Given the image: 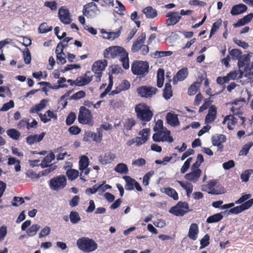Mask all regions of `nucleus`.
Returning <instances> with one entry per match:
<instances>
[{
  "instance_id": "obj_20",
  "label": "nucleus",
  "mask_w": 253,
  "mask_h": 253,
  "mask_svg": "<svg viewBox=\"0 0 253 253\" xmlns=\"http://www.w3.org/2000/svg\"><path fill=\"white\" fill-rule=\"evenodd\" d=\"M247 6L244 4L240 3L234 5L230 11L231 15H237L242 14L247 11Z\"/></svg>"
},
{
  "instance_id": "obj_31",
  "label": "nucleus",
  "mask_w": 253,
  "mask_h": 253,
  "mask_svg": "<svg viewBox=\"0 0 253 253\" xmlns=\"http://www.w3.org/2000/svg\"><path fill=\"white\" fill-rule=\"evenodd\" d=\"M169 212L176 216H183L187 213V211L183 209H181L178 205H176L175 206L172 207L170 210Z\"/></svg>"
},
{
  "instance_id": "obj_46",
  "label": "nucleus",
  "mask_w": 253,
  "mask_h": 253,
  "mask_svg": "<svg viewBox=\"0 0 253 253\" xmlns=\"http://www.w3.org/2000/svg\"><path fill=\"white\" fill-rule=\"evenodd\" d=\"M70 219L73 224H76L81 220V217L78 212L73 211L70 213Z\"/></svg>"
},
{
  "instance_id": "obj_38",
  "label": "nucleus",
  "mask_w": 253,
  "mask_h": 253,
  "mask_svg": "<svg viewBox=\"0 0 253 253\" xmlns=\"http://www.w3.org/2000/svg\"><path fill=\"white\" fill-rule=\"evenodd\" d=\"M201 82L202 81H201L200 82H197L191 85L188 91V93L189 95H193L197 92L201 84Z\"/></svg>"
},
{
  "instance_id": "obj_35",
  "label": "nucleus",
  "mask_w": 253,
  "mask_h": 253,
  "mask_svg": "<svg viewBox=\"0 0 253 253\" xmlns=\"http://www.w3.org/2000/svg\"><path fill=\"white\" fill-rule=\"evenodd\" d=\"M6 133L11 138L17 140L19 139L21 133L16 129L11 128L7 130Z\"/></svg>"
},
{
  "instance_id": "obj_32",
  "label": "nucleus",
  "mask_w": 253,
  "mask_h": 253,
  "mask_svg": "<svg viewBox=\"0 0 253 253\" xmlns=\"http://www.w3.org/2000/svg\"><path fill=\"white\" fill-rule=\"evenodd\" d=\"M165 71L163 69H159L157 71V86L161 88L163 86L164 81Z\"/></svg>"
},
{
  "instance_id": "obj_33",
  "label": "nucleus",
  "mask_w": 253,
  "mask_h": 253,
  "mask_svg": "<svg viewBox=\"0 0 253 253\" xmlns=\"http://www.w3.org/2000/svg\"><path fill=\"white\" fill-rule=\"evenodd\" d=\"M47 159H43V160L42 161V162L39 164L40 163V160L39 159H36L33 161L30 160V166L32 168H34L36 166L39 167L41 166L42 168H46L47 167Z\"/></svg>"
},
{
  "instance_id": "obj_24",
  "label": "nucleus",
  "mask_w": 253,
  "mask_h": 253,
  "mask_svg": "<svg viewBox=\"0 0 253 253\" xmlns=\"http://www.w3.org/2000/svg\"><path fill=\"white\" fill-rule=\"evenodd\" d=\"M201 174V170L197 169L193 172L186 174L185 175V178L193 182H196Z\"/></svg>"
},
{
  "instance_id": "obj_26",
  "label": "nucleus",
  "mask_w": 253,
  "mask_h": 253,
  "mask_svg": "<svg viewBox=\"0 0 253 253\" xmlns=\"http://www.w3.org/2000/svg\"><path fill=\"white\" fill-rule=\"evenodd\" d=\"M227 122V127L229 129H232L233 127L231 125H235L237 123V118L235 117L233 115H227L226 116L222 124H225Z\"/></svg>"
},
{
  "instance_id": "obj_43",
  "label": "nucleus",
  "mask_w": 253,
  "mask_h": 253,
  "mask_svg": "<svg viewBox=\"0 0 253 253\" xmlns=\"http://www.w3.org/2000/svg\"><path fill=\"white\" fill-rule=\"evenodd\" d=\"M177 182L180 185V186L186 191L187 196L192 193L193 190V185L191 183H183L182 181L177 180Z\"/></svg>"
},
{
  "instance_id": "obj_3",
  "label": "nucleus",
  "mask_w": 253,
  "mask_h": 253,
  "mask_svg": "<svg viewBox=\"0 0 253 253\" xmlns=\"http://www.w3.org/2000/svg\"><path fill=\"white\" fill-rule=\"evenodd\" d=\"M77 245L79 249L87 253L94 251L98 247L97 244L94 241L87 237L79 239L77 240Z\"/></svg>"
},
{
  "instance_id": "obj_62",
  "label": "nucleus",
  "mask_w": 253,
  "mask_h": 253,
  "mask_svg": "<svg viewBox=\"0 0 253 253\" xmlns=\"http://www.w3.org/2000/svg\"><path fill=\"white\" fill-rule=\"evenodd\" d=\"M47 76L46 72L42 73L41 71L33 73V77L39 80L45 79Z\"/></svg>"
},
{
  "instance_id": "obj_48",
  "label": "nucleus",
  "mask_w": 253,
  "mask_h": 253,
  "mask_svg": "<svg viewBox=\"0 0 253 253\" xmlns=\"http://www.w3.org/2000/svg\"><path fill=\"white\" fill-rule=\"evenodd\" d=\"M40 226L38 224H33L28 230L26 232L29 236L35 235L37 231L39 230Z\"/></svg>"
},
{
  "instance_id": "obj_7",
  "label": "nucleus",
  "mask_w": 253,
  "mask_h": 253,
  "mask_svg": "<svg viewBox=\"0 0 253 253\" xmlns=\"http://www.w3.org/2000/svg\"><path fill=\"white\" fill-rule=\"evenodd\" d=\"M170 131L167 129L155 132L153 135V139L155 142H165L169 143L173 142L172 137L170 135Z\"/></svg>"
},
{
  "instance_id": "obj_59",
  "label": "nucleus",
  "mask_w": 253,
  "mask_h": 253,
  "mask_svg": "<svg viewBox=\"0 0 253 253\" xmlns=\"http://www.w3.org/2000/svg\"><path fill=\"white\" fill-rule=\"evenodd\" d=\"M221 24V22H216L213 24L210 32V38H211L214 34L216 30L219 28Z\"/></svg>"
},
{
  "instance_id": "obj_17",
  "label": "nucleus",
  "mask_w": 253,
  "mask_h": 253,
  "mask_svg": "<svg viewBox=\"0 0 253 253\" xmlns=\"http://www.w3.org/2000/svg\"><path fill=\"white\" fill-rule=\"evenodd\" d=\"M188 71L187 68H183L177 72L176 75L173 78L174 84H176L178 82L184 81L188 76Z\"/></svg>"
},
{
  "instance_id": "obj_50",
  "label": "nucleus",
  "mask_w": 253,
  "mask_h": 253,
  "mask_svg": "<svg viewBox=\"0 0 253 253\" xmlns=\"http://www.w3.org/2000/svg\"><path fill=\"white\" fill-rule=\"evenodd\" d=\"M23 56L25 64H29L31 62V55L28 48H26L25 50L23 51Z\"/></svg>"
},
{
  "instance_id": "obj_37",
  "label": "nucleus",
  "mask_w": 253,
  "mask_h": 253,
  "mask_svg": "<svg viewBox=\"0 0 253 253\" xmlns=\"http://www.w3.org/2000/svg\"><path fill=\"white\" fill-rule=\"evenodd\" d=\"M47 171V169H45L44 171L40 172L38 174L32 169H29L26 172V175L28 177L32 178H38L44 175L45 173Z\"/></svg>"
},
{
  "instance_id": "obj_49",
  "label": "nucleus",
  "mask_w": 253,
  "mask_h": 253,
  "mask_svg": "<svg viewBox=\"0 0 253 253\" xmlns=\"http://www.w3.org/2000/svg\"><path fill=\"white\" fill-rule=\"evenodd\" d=\"M120 88L119 91L113 90L112 91L113 94L119 93L121 90H127L130 87V84L127 81H124L120 85Z\"/></svg>"
},
{
  "instance_id": "obj_8",
  "label": "nucleus",
  "mask_w": 253,
  "mask_h": 253,
  "mask_svg": "<svg viewBox=\"0 0 253 253\" xmlns=\"http://www.w3.org/2000/svg\"><path fill=\"white\" fill-rule=\"evenodd\" d=\"M66 178L65 175H59L50 180V187L53 190L58 191L66 185Z\"/></svg>"
},
{
  "instance_id": "obj_55",
  "label": "nucleus",
  "mask_w": 253,
  "mask_h": 253,
  "mask_svg": "<svg viewBox=\"0 0 253 253\" xmlns=\"http://www.w3.org/2000/svg\"><path fill=\"white\" fill-rule=\"evenodd\" d=\"M172 52L170 51H158L155 52L154 55L156 58H161L162 57L169 56L172 54Z\"/></svg>"
},
{
  "instance_id": "obj_58",
  "label": "nucleus",
  "mask_w": 253,
  "mask_h": 253,
  "mask_svg": "<svg viewBox=\"0 0 253 253\" xmlns=\"http://www.w3.org/2000/svg\"><path fill=\"white\" fill-rule=\"evenodd\" d=\"M89 159H80L79 168L81 170L87 168L89 165Z\"/></svg>"
},
{
  "instance_id": "obj_44",
  "label": "nucleus",
  "mask_w": 253,
  "mask_h": 253,
  "mask_svg": "<svg viewBox=\"0 0 253 253\" xmlns=\"http://www.w3.org/2000/svg\"><path fill=\"white\" fill-rule=\"evenodd\" d=\"M122 27H121L117 32H104V33L107 34V37L106 39L108 40H114L118 38L121 32Z\"/></svg>"
},
{
  "instance_id": "obj_11",
  "label": "nucleus",
  "mask_w": 253,
  "mask_h": 253,
  "mask_svg": "<svg viewBox=\"0 0 253 253\" xmlns=\"http://www.w3.org/2000/svg\"><path fill=\"white\" fill-rule=\"evenodd\" d=\"M137 91L141 97L150 98L156 94L158 89L152 86H142L138 88Z\"/></svg>"
},
{
  "instance_id": "obj_19",
  "label": "nucleus",
  "mask_w": 253,
  "mask_h": 253,
  "mask_svg": "<svg viewBox=\"0 0 253 253\" xmlns=\"http://www.w3.org/2000/svg\"><path fill=\"white\" fill-rule=\"evenodd\" d=\"M45 132H42L41 134L31 135L26 138V142L29 145H32L37 142H40L45 135Z\"/></svg>"
},
{
  "instance_id": "obj_27",
  "label": "nucleus",
  "mask_w": 253,
  "mask_h": 253,
  "mask_svg": "<svg viewBox=\"0 0 253 253\" xmlns=\"http://www.w3.org/2000/svg\"><path fill=\"white\" fill-rule=\"evenodd\" d=\"M123 179L126 182V185L125 188L126 190H132L134 189V184L136 180L132 178L129 176H123Z\"/></svg>"
},
{
  "instance_id": "obj_64",
  "label": "nucleus",
  "mask_w": 253,
  "mask_h": 253,
  "mask_svg": "<svg viewBox=\"0 0 253 253\" xmlns=\"http://www.w3.org/2000/svg\"><path fill=\"white\" fill-rule=\"evenodd\" d=\"M253 205V199H249L246 202H244L241 204V206L244 210L245 211L251 208Z\"/></svg>"
},
{
  "instance_id": "obj_53",
  "label": "nucleus",
  "mask_w": 253,
  "mask_h": 253,
  "mask_svg": "<svg viewBox=\"0 0 253 253\" xmlns=\"http://www.w3.org/2000/svg\"><path fill=\"white\" fill-rule=\"evenodd\" d=\"M135 124V121L132 119H127L126 120L124 124V127L126 130H131L132 126Z\"/></svg>"
},
{
  "instance_id": "obj_22",
  "label": "nucleus",
  "mask_w": 253,
  "mask_h": 253,
  "mask_svg": "<svg viewBox=\"0 0 253 253\" xmlns=\"http://www.w3.org/2000/svg\"><path fill=\"white\" fill-rule=\"evenodd\" d=\"M199 233V228L196 223H192L190 226L188 236V237L195 241L197 239Z\"/></svg>"
},
{
  "instance_id": "obj_63",
  "label": "nucleus",
  "mask_w": 253,
  "mask_h": 253,
  "mask_svg": "<svg viewBox=\"0 0 253 253\" xmlns=\"http://www.w3.org/2000/svg\"><path fill=\"white\" fill-rule=\"evenodd\" d=\"M85 95V92L83 90H81L74 94L70 98L72 99H79L84 97Z\"/></svg>"
},
{
  "instance_id": "obj_34",
  "label": "nucleus",
  "mask_w": 253,
  "mask_h": 253,
  "mask_svg": "<svg viewBox=\"0 0 253 253\" xmlns=\"http://www.w3.org/2000/svg\"><path fill=\"white\" fill-rule=\"evenodd\" d=\"M222 213H215L212 215L209 216L207 219V222L208 223H212L217 222L223 218Z\"/></svg>"
},
{
  "instance_id": "obj_28",
  "label": "nucleus",
  "mask_w": 253,
  "mask_h": 253,
  "mask_svg": "<svg viewBox=\"0 0 253 253\" xmlns=\"http://www.w3.org/2000/svg\"><path fill=\"white\" fill-rule=\"evenodd\" d=\"M143 12L148 18H154L157 15V11L151 6H147L143 9Z\"/></svg>"
},
{
  "instance_id": "obj_42",
  "label": "nucleus",
  "mask_w": 253,
  "mask_h": 253,
  "mask_svg": "<svg viewBox=\"0 0 253 253\" xmlns=\"http://www.w3.org/2000/svg\"><path fill=\"white\" fill-rule=\"evenodd\" d=\"M115 170L120 173L126 174L128 172L127 166L123 163L118 164L115 168Z\"/></svg>"
},
{
  "instance_id": "obj_36",
  "label": "nucleus",
  "mask_w": 253,
  "mask_h": 253,
  "mask_svg": "<svg viewBox=\"0 0 253 253\" xmlns=\"http://www.w3.org/2000/svg\"><path fill=\"white\" fill-rule=\"evenodd\" d=\"M164 192L168 196L172 197L173 200H177L178 199V194L176 191L170 187L164 189Z\"/></svg>"
},
{
  "instance_id": "obj_60",
  "label": "nucleus",
  "mask_w": 253,
  "mask_h": 253,
  "mask_svg": "<svg viewBox=\"0 0 253 253\" xmlns=\"http://www.w3.org/2000/svg\"><path fill=\"white\" fill-rule=\"evenodd\" d=\"M76 116L74 113L71 112L68 116L66 119V124L67 125L72 124L76 119Z\"/></svg>"
},
{
  "instance_id": "obj_56",
  "label": "nucleus",
  "mask_w": 253,
  "mask_h": 253,
  "mask_svg": "<svg viewBox=\"0 0 253 253\" xmlns=\"http://www.w3.org/2000/svg\"><path fill=\"white\" fill-rule=\"evenodd\" d=\"M24 203V200L22 197H14L12 200V205L14 207H18Z\"/></svg>"
},
{
  "instance_id": "obj_52",
  "label": "nucleus",
  "mask_w": 253,
  "mask_h": 253,
  "mask_svg": "<svg viewBox=\"0 0 253 253\" xmlns=\"http://www.w3.org/2000/svg\"><path fill=\"white\" fill-rule=\"evenodd\" d=\"M253 143L252 142H249L246 145H245L242 150L239 152L240 156H245L248 153L249 149L253 146Z\"/></svg>"
},
{
  "instance_id": "obj_40",
  "label": "nucleus",
  "mask_w": 253,
  "mask_h": 253,
  "mask_svg": "<svg viewBox=\"0 0 253 253\" xmlns=\"http://www.w3.org/2000/svg\"><path fill=\"white\" fill-rule=\"evenodd\" d=\"M68 179L71 181L76 179L79 176V171L74 169H69L66 171Z\"/></svg>"
},
{
  "instance_id": "obj_12",
  "label": "nucleus",
  "mask_w": 253,
  "mask_h": 253,
  "mask_svg": "<svg viewBox=\"0 0 253 253\" xmlns=\"http://www.w3.org/2000/svg\"><path fill=\"white\" fill-rule=\"evenodd\" d=\"M58 16L60 21L65 24L71 23V15L67 9L62 6L59 9Z\"/></svg>"
},
{
  "instance_id": "obj_6",
  "label": "nucleus",
  "mask_w": 253,
  "mask_h": 253,
  "mask_svg": "<svg viewBox=\"0 0 253 253\" xmlns=\"http://www.w3.org/2000/svg\"><path fill=\"white\" fill-rule=\"evenodd\" d=\"M126 50L121 46H112L104 51V56L105 58H114L117 56H120Z\"/></svg>"
},
{
  "instance_id": "obj_16",
  "label": "nucleus",
  "mask_w": 253,
  "mask_h": 253,
  "mask_svg": "<svg viewBox=\"0 0 253 253\" xmlns=\"http://www.w3.org/2000/svg\"><path fill=\"white\" fill-rule=\"evenodd\" d=\"M226 139V138L224 135H216L211 138L212 144L213 146H217L220 151H222L223 148L222 143L225 142Z\"/></svg>"
},
{
  "instance_id": "obj_51",
  "label": "nucleus",
  "mask_w": 253,
  "mask_h": 253,
  "mask_svg": "<svg viewBox=\"0 0 253 253\" xmlns=\"http://www.w3.org/2000/svg\"><path fill=\"white\" fill-rule=\"evenodd\" d=\"M210 236L208 234H206L204 237L200 241L201 247L200 249H202L210 244Z\"/></svg>"
},
{
  "instance_id": "obj_47",
  "label": "nucleus",
  "mask_w": 253,
  "mask_h": 253,
  "mask_svg": "<svg viewBox=\"0 0 253 253\" xmlns=\"http://www.w3.org/2000/svg\"><path fill=\"white\" fill-rule=\"evenodd\" d=\"M229 54L232 57L233 60H239L241 57L242 52L239 49H233L230 51Z\"/></svg>"
},
{
  "instance_id": "obj_54",
  "label": "nucleus",
  "mask_w": 253,
  "mask_h": 253,
  "mask_svg": "<svg viewBox=\"0 0 253 253\" xmlns=\"http://www.w3.org/2000/svg\"><path fill=\"white\" fill-rule=\"evenodd\" d=\"M164 129H167V128L164 127L163 121L162 120H158L153 128L154 131L155 132H157L158 131L163 130Z\"/></svg>"
},
{
  "instance_id": "obj_10",
  "label": "nucleus",
  "mask_w": 253,
  "mask_h": 253,
  "mask_svg": "<svg viewBox=\"0 0 253 253\" xmlns=\"http://www.w3.org/2000/svg\"><path fill=\"white\" fill-rule=\"evenodd\" d=\"M99 12L97 5L93 2L88 3L84 6L83 14L88 18H93Z\"/></svg>"
},
{
  "instance_id": "obj_1",
  "label": "nucleus",
  "mask_w": 253,
  "mask_h": 253,
  "mask_svg": "<svg viewBox=\"0 0 253 253\" xmlns=\"http://www.w3.org/2000/svg\"><path fill=\"white\" fill-rule=\"evenodd\" d=\"M145 40L146 34L142 33L133 42L131 48V52L135 53L140 51L141 54L147 55L149 52V49L147 45L144 44Z\"/></svg>"
},
{
  "instance_id": "obj_30",
  "label": "nucleus",
  "mask_w": 253,
  "mask_h": 253,
  "mask_svg": "<svg viewBox=\"0 0 253 253\" xmlns=\"http://www.w3.org/2000/svg\"><path fill=\"white\" fill-rule=\"evenodd\" d=\"M163 95L164 98L166 100L169 99L172 96L171 85L169 83H166L165 84Z\"/></svg>"
},
{
  "instance_id": "obj_45",
  "label": "nucleus",
  "mask_w": 253,
  "mask_h": 253,
  "mask_svg": "<svg viewBox=\"0 0 253 253\" xmlns=\"http://www.w3.org/2000/svg\"><path fill=\"white\" fill-rule=\"evenodd\" d=\"M253 174V169H247L244 171L241 174V179L243 182H247L251 174Z\"/></svg>"
},
{
  "instance_id": "obj_57",
  "label": "nucleus",
  "mask_w": 253,
  "mask_h": 253,
  "mask_svg": "<svg viewBox=\"0 0 253 253\" xmlns=\"http://www.w3.org/2000/svg\"><path fill=\"white\" fill-rule=\"evenodd\" d=\"M14 103L13 100H10L8 102L4 104L2 107L0 109V111H6L9 109L14 107Z\"/></svg>"
},
{
  "instance_id": "obj_41",
  "label": "nucleus",
  "mask_w": 253,
  "mask_h": 253,
  "mask_svg": "<svg viewBox=\"0 0 253 253\" xmlns=\"http://www.w3.org/2000/svg\"><path fill=\"white\" fill-rule=\"evenodd\" d=\"M217 183V181L215 180H212L209 181L207 185H204L202 187V190L207 191L209 193V192L210 191L213 190L214 187L216 186V184Z\"/></svg>"
},
{
  "instance_id": "obj_18",
  "label": "nucleus",
  "mask_w": 253,
  "mask_h": 253,
  "mask_svg": "<svg viewBox=\"0 0 253 253\" xmlns=\"http://www.w3.org/2000/svg\"><path fill=\"white\" fill-rule=\"evenodd\" d=\"M216 108L212 105L209 109L208 113L206 116L205 122L206 124H210L214 121L216 117Z\"/></svg>"
},
{
  "instance_id": "obj_61",
  "label": "nucleus",
  "mask_w": 253,
  "mask_h": 253,
  "mask_svg": "<svg viewBox=\"0 0 253 253\" xmlns=\"http://www.w3.org/2000/svg\"><path fill=\"white\" fill-rule=\"evenodd\" d=\"M57 57V63H60L61 64H64L66 63V55L65 53H61L60 54H58V55H56Z\"/></svg>"
},
{
  "instance_id": "obj_13",
  "label": "nucleus",
  "mask_w": 253,
  "mask_h": 253,
  "mask_svg": "<svg viewBox=\"0 0 253 253\" xmlns=\"http://www.w3.org/2000/svg\"><path fill=\"white\" fill-rule=\"evenodd\" d=\"M92 75L90 71L86 72L83 76L76 80V85L84 86L88 84L92 80Z\"/></svg>"
},
{
  "instance_id": "obj_9",
  "label": "nucleus",
  "mask_w": 253,
  "mask_h": 253,
  "mask_svg": "<svg viewBox=\"0 0 253 253\" xmlns=\"http://www.w3.org/2000/svg\"><path fill=\"white\" fill-rule=\"evenodd\" d=\"M107 65V62L106 60L97 61L92 65V71L95 74V77L98 79L97 82L100 81L102 71L105 70Z\"/></svg>"
},
{
  "instance_id": "obj_29",
  "label": "nucleus",
  "mask_w": 253,
  "mask_h": 253,
  "mask_svg": "<svg viewBox=\"0 0 253 253\" xmlns=\"http://www.w3.org/2000/svg\"><path fill=\"white\" fill-rule=\"evenodd\" d=\"M120 60L122 63L123 67L125 69H128L129 67V58L128 53L125 50L120 56Z\"/></svg>"
},
{
  "instance_id": "obj_2",
  "label": "nucleus",
  "mask_w": 253,
  "mask_h": 253,
  "mask_svg": "<svg viewBox=\"0 0 253 253\" xmlns=\"http://www.w3.org/2000/svg\"><path fill=\"white\" fill-rule=\"evenodd\" d=\"M135 111L137 118L142 121L149 122L153 116L150 107L144 103L137 105L135 107Z\"/></svg>"
},
{
  "instance_id": "obj_15",
  "label": "nucleus",
  "mask_w": 253,
  "mask_h": 253,
  "mask_svg": "<svg viewBox=\"0 0 253 253\" xmlns=\"http://www.w3.org/2000/svg\"><path fill=\"white\" fill-rule=\"evenodd\" d=\"M166 119L167 123L172 126L175 127L180 125L178 115L173 112L168 113L166 116Z\"/></svg>"
},
{
  "instance_id": "obj_25",
  "label": "nucleus",
  "mask_w": 253,
  "mask_h": 253,
  "mask_svg": "<svg viewBox=\"0 0 253 253\" xmlns=\"http://www.w3.org/2000/svg\"><path fill=\"white\" fill-rule=\"evenodd\" d=\"M47 101L46 99H42L40 102L34 105L30 110L31 113H38L45 108Z\"/></svg>"
},
{
  "instance_id": "obj_14",
  "label": "nucleus",
  "mask_w": 253,
  "mask_h": 253,
  "mask_svg": "<svg viewBox=\"0 0 253 253\" xmlns=\"http://www.w3.org/2000/svg\"><path fill=\"white\" fill-rule=\"evenodd\" d=\"M168 19L166 21L168 26L174 25L177 24L181 19V16L178 12H169L166 15Z\"/></svg>"
},
{
  "instance_id": "obj_4",
  "label": "nucleus",
  "mask_w": 253,
  "mask_h": 253,
  "mask_svg": "<svg viewBox=\"0 0 253 253\" xmlns=\"http://www.w3.org/2000/svg\"><path fill=\"white\" fill-rule=\"evenodd\" d=\"M131 68L134 75L143 77L149 72V65L147 61L136 60L132 63Z\"/></svg>"
},
{
  "instance_id": "obj_5",
  "label": "nucleus",
  "mask_w": 253,
  "mask_h": 253,
  "mask_svg": "<svg viewBox=\"0 0 253 253\" xmlns=\"http://www.w3.org/2000/svg\"><path fill=\"white\" fill-rule=\"evenodd\" d=\"M78 121L81 124L92 126V117L90 111L85 107L82 106L80 109Z\"/></svg>"
},
{
  "instance_id": "obj_39",
  "label": "nucleus",
  "mask_w": 253,
  "mask_h": 253,
  "mask_svg": "<svg viewBox=\"0 0 253 253\" xmlns=\"http://www.w3.org/2000/svg\"><path fill=\"white\" fill-rule=\"evenodd\" d=\"M225 190L224 187L219 184H216V186L214 187V189L212 191L209 192V194L212 195H220L225 193Z\"/></svg>"
},
{
  "instance_id": "obj_21",
  "label": "nucleus",
  "mask_w": 253,
  "mask_h": 253,
  "mask_svg": "<svg viewBox=\"0 0 253 253\" xmlns=\"http://www.w3.org/2000/svg\"><path fill=\"white\" fill-rule=\"evenodd\" d=\"M150 129L149 128H144L139 132V135L140 137H137V142L138 144L142 145L148 139L150 135Z\"/></svg>"
},
{
  "instance_id": "obj_23",
  "label": "nucleus",
  "mask_w": 253,
  "mask_h": 253,
  "mask_svg": "<svg viewBox=\"0 0 253 253\" xmlns=\"http://www.w3.org/2000/svg\"><path fill=\"white\" fill-rule=\"evenodd\" d=\"M243 72L240 70H237L230 72L225 76L226 82L228 83L231 80H235L242 78Z\"/></svg>"
}]
</instances>
